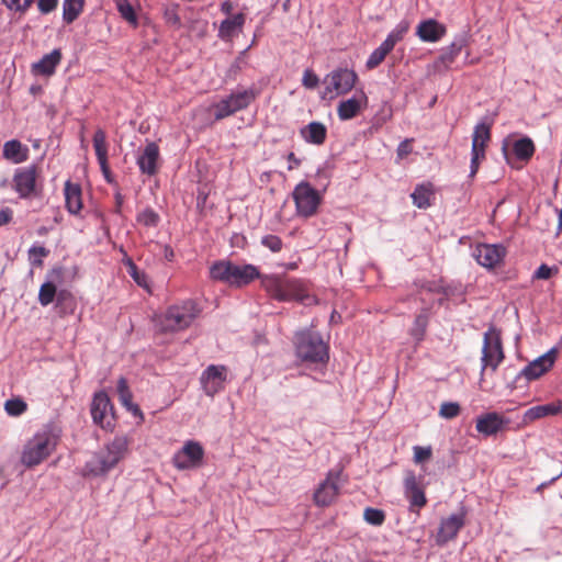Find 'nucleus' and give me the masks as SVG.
<instances>
[{
	"instance_id": "1",
	"label": "nucleus",
	"mask_w": 562,
	"mask_h": 562,
	"mask_svg": "<svg viewBox=\"0 0 562 562\" xmlns=\"http://www.w3.org/2000/svg\"><path fill=\"white\" fill-rule=\"evenodd\" d=\"M210 278L232 288H244L262 278L259 269L251 263L236 265L231 260H217L210 267Z\"/></svg>"
},
{
	"instance_id": "2",
	"label": "nucleus",
	"mask_w": 562,
	"mask_h": 562,
	"mask_svg": "<svg viewBox=\"0 0 562 562\" xmlns=\"http://www.w3.org/2000/svg\"><path fill=\"white\" fill-rule=\"evenodd\" d=\"M128 450V440L125 436H116L104 450L95 453L83 468V475L101 476L106 474L123 460Z\"/></svg>"
},
{
	"instance_id": "3",
	"label": "nucleus",
	"mask_w": 562,
	"mask_h": 562,
	"mask_svg": "<svg viewBox=\"0 0 562 562\" xmlns=\"http://www.w3.org/2000/svg\"><path fill=\"white\" fill-rule=\"evenodd\" d=\"M261 286L277 301L296 300L303 302L307 297L304 283L297 279L277 274L262 276Z\"/></svg>"
},
{
	"instance_id": "4",
	"label": "nucleus",
	"mask_w": 562,
	"mask_h": 562,
	"mask_svg": "<svg viewBox=\"0 0 562 562\" xmlns=\"http://www.w3.org/2000/svg\"><path fill=\"white\" fill-rule=\"evenodd\" d=\"M295 349L297 357L306 362H327L329 359L328 347L322 336L313 330H302L295 336Z\"/></svg>"
},
{
	"instance_id": "5",
	"label": "nucleus",
	"mask_w": 562,
	"mask_h": 562,
	"mask_svg": "<svg viewBox=\"0 0 562 562\" xmlns=\"http://www.w3.org/2000/svg\"><path fill=\"white\" fill-rule=\"evenodd\" d=\"M200 310L192 300L183 301L167 308L160 321L164 331H179L188 328L198 317Z\"/></svg>"
},
{
	"instance_id": "6",
	"label": "nucleus",
	"mask_w": 562,
	"mask_h": 562,
	"mask_svg": "<svg viewBox=\"0 0 562 562\" xmlns=\"http://www.w3.org/2000/svg\"><path fill=\"white\" fill-rule=\"evenodd\" d=\"M56 447V439L49 431L36 432L24 446L21 462L32 468L45 460Z\"/></svg>"
},
{
	"instance_id": "7",
	"label": "nucleus",
	"mask_w": 562,
	"mask_h": 562,
	"mask_svg": "<svg viewBox=\"0 0 562 562\" xmlns=\"http://www.w3.org/2000/svg\"><path fill=\"white\" fill-rule=\"evenodd\" d=\"M259 91L255 87L236 90L213 105L215 120H223L244 110L255 101Z\"/></svg>"
},
{
	"instance_id": "8",
	"label": "nucleus",
	"mask_w": 562,
	"mask_h": 562,
	"mask_svg": "<svg viewBox=\"0 0 562 562\" xmlns=\"http://www.w3.org/2000/svg\"><path fill=\"white\" fill-rule=\"evenodd\" d=\"M292 198L296 215L304 218L314 216L323 200L322 193L307 181H301L294 187Z\"/></svg>"
},
{
	"instance_id": "9",
	"label": "nucleus",
	"mask_w": 562,
	"mask_h": 562,
	"mask_svg": "<svg viewBox=\"0 0 562 562\" xmlns=\"http://www.w3.org/2000/svg\"><path fill=\"white\" fill-rule=\"evenodd\" d=\"M504 357L501 331L496 327L491 326L483 336L481 374L486 369L496 371Z\"/></svg>"
},
{
	"instance_id": "10",
	"label": "nucleus",
	"mask_w": 562,
	"mask_h": 562,
	"mask_svg": "<svg viewBox=\"0 0 562 562\" xmlns=\"http://www.w3.org/2000/svg\"><path fill=\"white\" fill-rule=\"evenodd\" d=\"M358 80L355 70L338 68L330 71L324 79L326 85L322 98L333 99L336 95L346 94L353 89Z\"/></svg>"
},
{
	"instance_id": "11",
	"label": "nucleus",
	"mask_w": 562,
	"mask_h": 562,
	"mask_svg": "<svg viewBox=\"0 0 562 562\" xmlns=\"http://www.w3.org/2000/svg\"><path fill=\"white\" fill-rule=\"evenodd\" d=\"M403 493L409 504V512L419 515L420 509L427 504L423 477H417L413 471H406L403 481Z\"/></svg>"
},
{
	"instance_id": "12",
	"label": "nucleus",
	"mask_w": 562,
	"mask_h": 562,
	"mask_svg": "<svg viewBox=\"0 0 562 562\" xmlns=\"http://www.w3.org/2000/svg\"><path fill=\"white\" fill-rule=\"evenodd\" d=\"M204 448L199 441L188 440L182 448L178 450L172 458V464L178 470H192L202 465L204 459Z\"/></svg>"
},
{
	"instance_id": "13",
	"label": "nucleus",
	"mask_w": 562,
	"mask_h": 562,
	"mask_svg": "<svg viewBox=\"0 0 562 562\" xmlns=\"http://www.w3.org/2000/svg\"><path fill=\"white\" fill-rule=\"evenodd\" d=\"M90 411L95 425L105 430H111L114 427L113 406L105 392L101 391L94 394Z\"/></svg>"
},
{
	"instance_id": "14",
	"label": "nucleus",
	"mask_w": 562,
	"mask_h": 562,
	"mask_svg": "<svg viewBox=\"0 0 562 562\" xmlns=\"http://www.w3.org/2000/svg\"><path fill=\"white\" fill-rule=\"evenodd\" d=\"M341 487V470L328 471L326 479L318 485L314 493L317 506H329L338 496Z\"/></svg>"
},
{
	"instance_id": "15",
	"label": "nucleus",
	"mask_w": 562,
	"mask_h": 562,
	"mask_svg": "<svg viewBox=\"0 0 562 562\" xmlns=\"http://www.w3.org/2000/svg\"><path fill=\"white\" fill-rule=\"evenodd\" d=\"M37 168L35 165L15 169L13 189L21 199L32 196L36 191Z\"/></svg>"
},
{
	"instance_id": "16",
	"label": "nucleus",
	"mask_w": 562,
	"mask_h": 562,
	"mask_svg": "<svg viewBox=\"0 0 562 562\" xmlns=\"http://www.w3.org/2000/svg\"><path fill=\"white\" fill-rule=\"evenodd\" d=\"M505 255V247L496 244H480L473 250V257L476 262L486 269L497 267L503 261Z\"/></svg>"
},
{
	"instance_id": "17",
	"label": "nucleus",
	"mask_w": 562,
	"mask_h": 562,
	"mask_svg": "<svg viewBox=\"0 0 562 562\" xmlns=\"http://www.w3.org/2000/svg\"><path fill=\"white\" fill-rule=\"evenodd\" d=\"M226 368L224 366H209L201 374L200 382L204 393L213 397L224 389Z\"/></svg>"
},
{
	"instance_id": "18",
	"label": "nucleus",
	"mask_w": 562,
	"mask_h": 562,
	"mask_svg": "<svg viewBox=\"0 0 562 562\" xmlns=\"http://www.w3.org/2000/svg\"><path fill=\"white\" fill-rule=\"evenodd\" d=\"M558 349L552 347L542 356L536 358L527 364L519 373V376L526 378L528 381L536 380L548 372L554 364Z\"/></svg>"
},
{
	"instance_id": "19",
	"label": "nucleus",
	"mask_w": 562,
	"mask_h": 562,
	"mask_svg": "<svg viewBox=\"0 0 562 562\" xmlns=\"http://www.w3.org/2000/svg\"><path fill=\"white\" fill-rule=\"evenodd\" d=\"M465 524V512L452 514L440 521V526L436 536V542L440 546L454 539L460 529Z\"/></svg>"
},
{
	"instance_id": "20",
	"label": "nucleus",
	"mask_w": 562,
	"mask_h": 562,
	"mask_svg": "<svg viewBox=\"0 0 562 562\" xmlns=\"http://www.w3.org/2000/svg\"><path fill=\"white\" fill-rule=\"evenodd\" d=\"M368 105V97L361 90L351 98L342 100L337 106V115L340 121H348L356 117L360 111Z\"/></svg>"
},
{
	"instance_id": "21",
	"label": "nucleus",
	"mask_w": 562,
	"mask_h": 562,
	"mask_svg": "<svg viewBox=\"0 0 562 562\" xmlns=\"http://www.w3.org/2000/svg\"><path fill=\"white\" fill-rule=\"evenodd\" d=\"M508 423L509 420L504 418L498 413L491 412L483 414L476 418L475 428L477 432L482 434L485 437H490L502 431L508 425Z\"/></svg>"
},
{
	"instance_id": "22",
	"label": "nucleus",
	"mask_w": 562,
	"mask_h": 562,
	"mask_svg": "<svg viewBox=\"0 0 562 562\" xmlns=\"http://www.w3.org/2000/svg\"><path fill=\"white\" fill-rule=\"evenodd\" d=\"M159 147L155 142L148 143L137 157V166L142 173L155 176L158 171Z\"/></svg>"
},
{
	"instance_id": "23",
	"label": "nucleus",
	"mask_w": 562,
	"mask_h": 562,
	"mask_svg": "<svg viewBox=\"0 0 562 562\" xmlns=\"http://www.w3.org/2000/svg\"><path fill=\"white\" fill-rule=\"evenodd\" d=\"M446 26L435 19L422 21L416 29V35L423 42H438L446 34Z\"/></svg>"
},
{
	"instance_id": "24",
	"label": "nucleus",
	"mask_w": 562,
	"mask_h": 562,
	"mask_svg": "<svg viewBox=\"0 0 562 562\" xmlns=\"http://www.w3.org/2000/svg\"><path fill=\"white\" fill-rule=\"evenodd\" d=\"M93 147L95 151V156L100 168L105 177V179L110 182V169L108 165V143L105 132L101 128H98L93 135Z\"/></svg>"
},
{
	"instance_id": "25",
	"label": "nucleus",
	"mask_w": 562,
	"mask_h": 562,
	"mask_svg": "<svg viewBox=\"0 0 562 562\" xmlns=\"http://www.w3.org/2000/svg\"><path fill=\"white\" fill-rule=\"evenodd\" d=\"M562 414V401L538 405L528 408L522 416V422L525 424L532 423L537 419L543 418L546 416Z\"/></svg>"
},
{
	"instance_id": "26",
	"label": "nucleus",
	"mask_w": 562,
	"mask_h": 562,
	"mask_svg": "<svg viewBox=\"0 0 562 562\" xmlns=\"http://www.w3.org/2000/svg\"><path fill=\"white\" fill-rule=\"evenodd\" d=\"M2 156L12 164H22L29 158V148L18 139H10L3 144Z\"/></svg>"
},
{
	"instance_id": "27",
	"label": "nucleus",
	"mask_w": 562,
	"mask_h": 562,
	"mask_svg": "<svg viewBox=\"0 0 562 562\" xmlns=\"http://www.w3.org/2000/svg\"><path fill=\"white\" fill-rule=\"evenodd\" d=\"M61 60L59 49H54L44 55L37 63L33 64V72L42 76H52Z\"/></svg>"
},
{
	"instance_id": "28",
	"label": "nucleus",
	"mask_w": 562,
	"mask_h": 562,
	"mask_svg": "<svg viewBox=\"0 0 562 562\" xmlns=\"http://www.w3.org/2000/svg\"><path fill=\"white\" fill-rule=\"evenodd\" d=\"M65 202L66 209L70 214H79L82 209V200H81V188L77 183H72L67 181L65 183Z\"/></svg>"
},
{
	"instance_id": "29",
	"label": "nucleus",
	"mask_w": 562,
	"mask_h": 562,
	"mask_svg": "<svg viewBox=\"0 0 562 562\" xmlns=\"http://www.w3.org/2000/svg\"><path fill=\"white\" fill-rule=\"evenodd\" d=\"M302 138L310 144L322 145L327 136V128L321 122H311L301 128Z\"/></svg>"
},
{
	"instance_id": "30",
	"label": "nucleus",
	"mask_w": 562,
	"mask_h": 562,
	"mask_svg": "<svg viewBox=\"0 0 562 562\" xmlns=\"http://www.w3.org/2000/svg\"><path fill=\"white\" fill-rule=\"evenodd\" d=\"M246 21L244 13H237L232 18H227L221 22L218 36L222 40H231L237 32H240Z\"/></svg>"
},
{
	"instance_id": "31",
	"label": "nucleus",
	"mask_w": 562,
	"mask_h": 562,
	"mask_svg": "<svg viewBox=\"0 0 562 562\" xmlns=\"http://www.w3.org/2000/svg\"><path fill=\"white\" fill-rule=\"evenodd\" d=\"M117 394L121 404L134 416L143 417V413L138 405L133 403V394L128 387L125 378L121 376L117 381Z\"/></svg>"
},
{
	"instance_id": "32",
	"label": "nucleus",
	"mask_w": 562,
	"mask_h": 562,
	"mask_svg": "<svg viewBox=\"0 0 562 562\" xmlns=\"http://www.w3.org/2000/svg\"><path fill=\"white\" fill-rule=\"evenodd\" d=\"M430 308L425 306L416 315L414 323L409 329V335L416 340L422 341L425 337L429 323Z\"/></svg>"
},
{
	"instance_id": "33",
	"label": "nucleus",
	"mask_w": 562,
	"mask_h": 562,
	"mask_svg": "<svg viewBox=\"0 0 562 562\" xmlns=\"http://www.w3.org/2000/svg\"><path fill=\"white\" fill-rule=\"evenodd\" d=\"M432 195V186L430 183H422L416 186L411 198L415 206L418 209H427L431 205L430 199Z\"/></svg>"
},
{
	"instance_id": "34",
	"label": "nucleus",
	"mask_w": 562,
	"mask_h": 562,
	"mask_svg": "<svg viewBox=\"0 0 562 562\" xmlns=\"http://www.w3.org/2000/svg\"><path fill=\"white\" fill-rule=\"evenodd\" d=\"M491 138V125L486 122H480L475 125L473 135H472V148L474 149H483L485 151V146Z\"/></svg>"
},
{
	"instance_id": "35",
	"label": "nucleus",
	"mask_w": 562,
	"mask_h": 562,
	"mask_svg": "<svg viewBox=\"0 0 562 562\" xmlns=\"http://www.w3.org/2000/svg\"><path fill=\"white\" fill-rule=\"evenodd\" d=\"M120 16L133 27L138 26V15L130 0H114Z\"/></svg>"
},
{
	"instance_id": "36",
	"label": "nucleus",
	"mask_w": 562,
	"mask_h": 562,
	"mask_svg": "<svg viewBox=\"0 0 562 562\" xmlns=\"http://www.w3.org/2000/svg\"><path fill=\"white\" fill-rule=\"evenodd\" d=\"M85 0H64L63 3V20L70 24L81 13L83 9Z\"/></svg>"
},
{
	"instance_id": "37",
	"label": "nucleus",
	"mask_w": 562,
	"mask_h": 562,
	"mask_svg": "<svg viewBox=\"0 0 562 562\" xmlns=\"http://www.w3.org/2000/svg\"><path fill=\"white\" fill-rule=\"evenodd\" d=\"M513 149L519 160H529L535 154V145L529 137L517 139L514 143Z\"/></svg>"
},
{
	"instance_id": "38",
	"label": "nucleus",
	"mask_w": 562,
	"mask_h": 562,
	"mask_svg": "<svg viewBox=\"0 0 562 562\" xmlns=\"http://www.w3.org/2000/svg\"><path fill=\"white\" fill-rule=\"evenodd\" d=\"M467 40L464 36L456 38L440 55L439 59L442 64L449 65L453 63L456 57L461 53L465 46Z\"/></svg>"
},
{
	"instance_id": "39",
	"label": "nucleus",
	"mask_w": 562,
	"mask_h": 562,
	"mask_svg": "<svg viewBox=\"0 0 562 562\" xmlns=\"http://www.w3.org/2000/svg\"><path fill=\"white\" fill-rule=\"evenodd\" d=\"M124 266L127 268L128 276L135 281V283L144 289H148L149 284L147 276L144 271L138 270L132 258L125 256L123 259Z\"/></svg>"
},
{
	"instance_id": "40",
	"label": "nucleus",
	"mask_w": 562,
	"mask_h": 562,
	"mask_svg": "<svg viewBox=\"0 0 562 562\" xmlns=\"http://www.w3.org/2000/svg\"><path fill=\"white\" fill-rule=\"evenodd\" d=\"M409 30V22L402 20L395 27L387 34L384 42L393 49L397 43L403 41Z\"/></svg>"
},
{
	"instance_id": "41",
	"label": "nucleus",
	"mask_w": 562,
	"mask_h": 562,
	"mask_svg": "<svg viewBox=\"0 0 562 562\" xmlns=\"http://www.w3.org/2000/svg\"><path fill=\"white\" fill-rule=\"evenodd\" d=\"M392 50L393 49L383 41L381 45L370 54L366 61V67L370 70L376 68Z\"/></svg>"
},
{
	"instance_id": "42",
	"label": "nucleus",
	"mask_w": 562,
	"mask_h": 562,
	"mask_svg": "<svg viewBox=\"0 0 562 562\" xmlns=\"http://www.w3.org/2000/svg\"><path fill=\"white\" fill-rule=\"evenodd\" d=\"M49 255V249L34 244L27 251L29 261L32 267H42L44 258Z\"/></svg>"
},
{
	"instance_id": "43",
	"label": "nucleus",
	"mask_w": 562,
	"mask_h": 562,
	"mask_svg": "<svg viewBox=\"0 0 562 562\" xmlns=\"http://www.w3.org/2000/svg\"><path fill=\"white\" fill-rule=\"evenodd\" d=\"M56 295V285L52 281L43 283L38 292V302L43 306L49 305Z\"/></svg>"
},
{
	"instance_id": "44",
	"label": "nucleus",
	"mask_w": 562,
	"mask_h": 562,
	"mask_svg": "<svg viewBox=\"0 0 562 562\" xmlns=\"http://www.w3.org/2000/svg\"><path fill=\"white\" fill-rule=\"evenodd\" d=\"M178 11V4L169 5L164 10L165 22L167 23V25L173 27L175 30H179L181 27V18Z\"/></svg>"
},
{
	"instance_id": "45",
	"label": "nucleus",
	"mask_w": 562,
	"mask_h": 562,
	"mask_svg": "<svg viewBox=\"0 0 562 562\" xmlns=\"http://www.w3.org/2000/svg\"><path fill=\"white\" fill-rule=\"evenodd\" d=\"M4 409L10 416H20L27 409V405L21 398H11L5 402Z\"/></svg>"
},
{
	"instance_id": "46",
	"label": "nucleus",
	"mask_w": 562,
	"mask_h": 562,
	"mask_svg": "<svg viewBox=\"0 0 562 562\" xmlns=\"http://www.w3.org/2000/svg\"><path fill=\"white\" fill-rule=\"evenodd\" d=\"M137 222L147 227H156L159 223V215L148 207L137 215Z\"/></svg>"
},
{
	"instance_id": "47",
	"label": "nucleus",
	"mask_w": 562,
	"mask_h": 562,
	"mask_svg": "<svg viewBox=\"0 0 562 562\" xmlns=\"http://www.w3.org/2000/svg\"><path fill=\"white\" fill-rule=\"evenodd\" d=\"M364 520L373 526H381L385 520V514L378 508L368 507L363 514Z\"/></svg>"
},
{
	"instance_id": "48",
	"label": "nucleus",
	"mask_w": 562,
	"mask_h": 562,
	"mask_svg": "<svg viewBox=\"0 0 562 562\" xmlns=\"http://www.w3.org/2000/svg\"><path fill=\"white\" fill-rule=\"evenodd\" d=\"M460 414V405L456 402H445L439 408V416L445 419H452Z\"/></svg>"
},
{
	"instance_id": "49",
	"label": "nucleus",
	"mask_w": 562,
	"mask_h": 562,
	"mask_svg": "<svg viewBox=\"0 0 562 562\" xmlns=\"http://www.w3.org/2000/svg\"><path fill=\"white\" fill-rule=\"evenodd\" d=\"M485 158V151L483 149H474V148H471V164H470V175L469 177L470 178H473L479 168H480V162L482 159Z\"/></svg>"
},
{
	"instance_id": "50",
	"label": "nucleus",
	"mask_w": 562,
	"mask_h": 562,
	"mask_svg": "<svg viewBox=\"0 0 562 562\" xmlns=\"http://www.w3.org/2000/svg\"><path fill=\"white\" fill-rule=\"evenodd\" d=\"M261 245L273 252H279L282 249L283 243L277 235H266L261 239Z\"/></svg>"
},
{
	"instance_id": "51",
	"label": "nucleus",
	"mask_w": 562,
	"mask_h": 562,
	"mask_svg": "<svg viewBox=\"0 0 562 562\" xmlns=\"http://www.w3.org/2000/svg\"><path fill=\"white\" fill-rule=\"evenodd\" d=\"M5 7L15 12L24 13L33 3V0H2Z\"/></svg>"
},
{
	"instance_id": "52",
	"label": "nucleus",
	"mask_w": 562,
	"mask_h": 562,
	"mask_svg": "<svg viewBox=\"0 0 562 562\" xmlns=\"http://www.w3.org/2000/svg\"><path fill=\"white\" fill-rule=\"evenodd\" d=\"M319 79L313 70L306 69L303 74L302 85L307 89H314L318 86Z\"/></svg>"
},
{
	"instance_id": "53",
	"label": "nucleus",
	"mask_w": 562,
	"mask_h": 562,
	"mask_svg": "<svg viewBox=\"0 0 562 562\" xmlns=\"http://www.w3.org/2000/svg\"><path fill=\"white\" fill-rule=\"evenodd\" d=\"M553 269L546 263H542L533 273V279L547 280L552 276Z\"/></svg>"
},
{
	"instance_id": "54",
	"label": "nucleus",
	"mask_w": 562,
	"mask_h": 562,
	"mask_svg": "<svg viewBox=\"0 0 562 562\" xmlns=\"http://www.w3.org/2000/svg\"><path fill=\"white\" fill-rule=\"evenodd\" d=\"M431 456V449L430 448H424L416 446L414 447V459L416 462H423L427 459H429Z\"/></svg>"
},
{
	"instance_id": "55",
	"label": "nucleus",
	"mask_w": 562,
	"mask_h": 562,
	"mask_svg": "<svg viewBox=\"0 0 562 562\" xmlns=\"http://www.w3.org/2000/svg\"><path fill=\"white\" fill-rule=\"evenodd\" d=\"M58 0H38L37 7L43 14H47L56 9Z\"/></svg>"
},
{
	"instance_id": "56",
	"label": "nucleus",
	"mask_w": 562,
	"mask_h": 562,
	"mask_svg": "<svg viewBox=\"0 0 562 562\" xmlns=\"http://www.w3.org/2000/svg\"><path fill=\"white\" fill-rule=\"evenodd\" d=\"M13 217V211L10 207H3L0 210V226L11 222Z\"/></svg>"
},
{
	"instance_id": "57",
	"label": "nucleus",
	"mask_w": 562,
	"mask_h": 562,
	"mask_svg": "<svg viewBox=\"0 0 562 562\" xmlns=\"http://www.w3.org/2000/svg\"><path fill=\"white\" fill-rule=\"evenodd\" d=\"M288 160L290 162V165L288 167L289 170H292V169L299 167L301 164V160L294 155V153H290L288 155Z\"/></svg>"
},
{
	"instance_id": "58",
	"label": "nucleus",
	"mask_w": 562,
	"mask_h": 562,
	"mask_svg": "<svg viewBox=\"0 0 562 562\" xmlns=\"http://www.w3.org/2000/svg\"><path fill=\"white\" fill-rule=\"evenodd\" d=\"M411 151V148H409V145H408V140H404L400 144L398 148H397V154L398 156H405L407 155L408 153Z\"/></svg>"
},
{
	"instance_id": "59",
	"label": "nucleus",
	"mask_w": 562,
	"mask_h": 562,
	"mask_svg": "<svg viewBox=\"0 0 562 562\" xmlns=\"http://www.w3.org/2000/svg\"><path fill=\"white\" fill-rule=\"evenodd\" d=\"M164 257L168 260V261H172L173 257H175V251L173 249L168 246V245H165L164 246Z\"/></svg>"
},
{
	"instance_id": "60",
	"label": "nucleus",
	"mask_w": 562,
	"mask_h": 562,
	"mask_svg": "<svg viewBox=\"0 0 562 562\" xmlns=\"http://www.w3.org/2000/svg\"><path fill=\"white\" fill-rule=\"evenodd\" d=\"M416 285L420 289V292L424 290L428 291V292L435 291V285L430 282H420V283H416Z\"/></svg>"
},
{
	"instance_id": "61",
	"label": "nucleus",
	"mask_w": 562,
	"mask_h": 562,
	"mask_svg": "<svg viewBox=\"0 0 562 562\" xmlns=\"http://www.w3.org/2000/svg\"><path fill=\"white\" fill-rule=\"evenodd\" d=\"M221 10L225 14H231L233 11V3L229 0L224 1L221 4Z\"/></svg>"
},
{
	"instance_id": "62",
	"label": "nucleus",
	"mask_w": 562,
	"mask_h": 562,
	"mask_svg": "<svg viewBox=\"0 0 562 562\" xmlns=\"http://www.w3.org/2000/svg\"><path fill=\"white\" fill-rule=\"evenodd\" d=\"M123 195L120 192L115 193L116 212H120L121 206L123 204Z\"/></svg>"
},
{
	"instance_id": "63",
	"label": "nucleus",
	"mask_w": 562,
	"mask_h": 562,
	"mask_svg": "<svg viewBox=\"0 0 562 562\" xmlns=\"http://www.w3.org/2000/svg\"><path fill=\"white\" fill-rule=\"evenodd\" d=\"M60 277H61V269L60 268L53 269L48 273V278L49 279H55V278H60Z\"/></svg>"
},
{
	"instance_id": "64",
	"label": "nucleus",
	"mask_w": 562,
	"mask_h": 562,
	"mask_svg": "<svg viewBox=\"0 0 562 562\" xmlns=\"http://www.w3.org/2000/svg\"><path fill=\"white\" fill-rule=\"evenodd\" d=\"M559 228L562 231V209L559 212Z\"/></svg>"
}]
</instances>
